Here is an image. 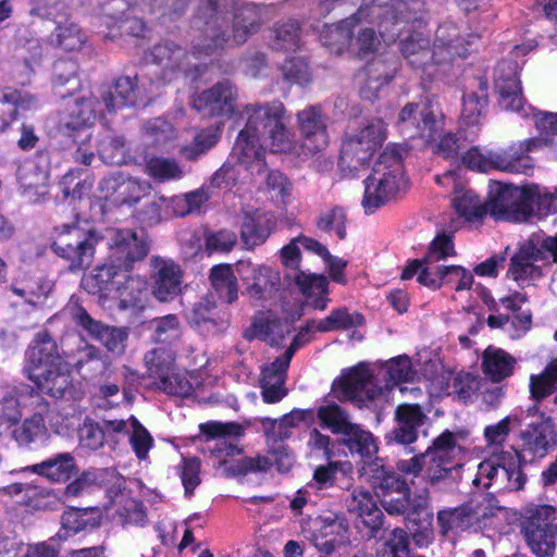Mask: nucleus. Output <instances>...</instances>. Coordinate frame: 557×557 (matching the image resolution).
Wrapping results in <instances>:
<instances>
[{"mask_svg": "<svg viewBox=\"0 0 557 557\" xmlns=\"http://www.w3.org/2000/svg\"><path fill=\"white\" fill-rule=\"evenodd\" d=\"M23 373L41 394L55 399L77 398L69 364L46 330L38 332L28 345Z\"/></svg>", "mask_w": 557, "mask_h": 557, "instance_id": "nucleus-1", "label": "nucleus"}, {"mask_svg": "<svg viewBox=\"0 0 557 557\" xmlns=\"http://www.w3.org/2000/svg\"><path fill=\"white\" fill-rule=\"evenodd\" d=\"M404 152L401 145L388 144L380 153L372 173L363 181L362 207L367 214L374 213L399 195L404 185Z\"/></svg>", "mask_w": 557, "mask_h": 557, "instance_id": "nucleus-2", "label": "nucleus"}, {"mask_svg": "<svg viewBox=\"0 0 557 557\" xmlns=\"http://www.w3.org/2000/svg\"><path fill=\"white\" fill-rule=\"evenodd\" d=\"M247 124L267 143L274 153L296 152L297 141L289 126L290 116L280 100L245 106Z\"/></svg>", "mask_w": 557, "mask_h": 557, "instance_id": "nucleus-3", "label": "nucleus"}, {"mask_svg": "<svg viewBox=\"0 0 557 557\" xmlns=\"http://www.w3.org/2000/svg\"><path fill=\"white\" fill-rule=\"evenodd\" d=\"M389 516H403L418 546L433 540V510L428 490L412 494L409 485L380 500Z\"/></svg>", "mask_w": 557, "mask_h": 557, "instance_id": "nucleus-4", "label": "nucleus"}, {"mask_svg": "<svg viewBox=\"0 0 557 557\" xmlns=\"http://www.w3.org/2000/svg\"><path fill=\"white\" fill-rule=\"evenodd\" d=\"M99 239L97 231L92 228L81 227L78 223L62 224L54 226L50 248L67 262L71 272L76 273L92 263Z\"/></svg>", "mask_w": 557, "mask_h": 557, "instance_id": "nucleus-5", "label": "nucleus"}, {"mask_svg": "<svg viewBox=\"0 0 557 557\" xmlns=\"http://www.w3.org/2000/svg\"><path fill=\"white\" fill-rule=\"evenodd\" d=\"M535 186L491 181L487 193V214L495 221L527 222L531 218V197Z\"/></svg>", "mask_w": 557, "mask_h": 557, "instance_id": "nucleus-6", "label": "nucleus"}, {"mask_svg": "<svg viewBox=\"0 0 557 557\" xmlns=\"http://www.w3.org/2000/svg\"><path fill=\"white\" fill-rule=\"evenodd\" d=\"M212 4L198 5L193 15V26L200 33L193 42V54L196 58L212 57L220 54L227 41L228 36L223 29L227 21V2L218 9Z\"/></svg>", "mask_w": 557, "mask_h": 557, "instance_id": "nucleus-7", "label": "nucleus"}, {"mask_svg": "<svg viewBox=\"0 0 557 557\" xmlns=\"http://www.w3.org/2000/svg\"><path fill=\"white\" fill-rule=\"evenodd\" d=\"M525 463L520 450H502L493 453L487 459L480 462L473 484L479 486L484 479L483 487L488 488L493 482H499L510 491H520L524 487L527 475L522 467Z\"/></svg>", "mask_w": 557, "mask_h": 557, "instance_id": "nucleus-8", "label": "nucleus"}, {"mask_svg": "<svg viewBox=\"0 0 557 557\" xmlns=\"http://www.w3.org/2000/svg\"><path fill=\"white\" fill-rule=\"evenodd\" d=\"M386 138V127L382 119L374 117L348 136L342 144L339 164L349 170L368 168L374 153Z\"/></svg>", "mask_w": 557, "mask_h": 557, "instance_id": "nucleus-9", "label": "nucleus"}, {"mask_svg": "<svg viewBox=\"0 0 557 557\" xmlns=\"http://www.w3.org/2000/svg\"><path fill=\"white\" fill-rule=\"evenodd\" d=\"M555 508L550 505H537L529 509L521 521V534L530 552L536 557H554L557 547V525Z\"/></svg>", "mask_w": 557, "mask_h": 557, "instance_id": "nucleus-10", "label": "nucleus"}, {"mask_svg": "<svg viewBox=\"0 0 557 557\" xmlns=\"http://www.w3.org/2000/svg\"><path fill=\"white\" fill-rule=\"evenodd\" d=\"M397 127L408 138L434 140L444 125V115L434 97H425L419 103L408 102L398 113Z\"/></svg>", "mask_w": 557, "mask_h": 557, "instance_id": "nucleus-11", "label": "nucleus"}, {"mask_svg": "<svg viewBox=\"0 0 557 557\" xmlns=\"http://www.w3.org/2000/svg\"><path fill=\"white\" fill-rule=\"evenodd\" d=\"M308 540L319 557H331L337 549L350 544V524L342 511L327 510L317 516Z\"/></svg>", "mask_w": 557, "mask_h": 557, "instance_id": "nucleus-12", "label": "nucleus"}, {"mask_svg": "<svg viewBox=\"0 0 557 557\" xmlns=\"http://www.w3.org/2000/svg\"><path fill=\"white\" fill-rule=\"evenodd\" d=\"M461 447L457 444L455 433L443 431L423 451L425 460V481L436 485L451 475V472L462 467L455 460L456 451Z\"/></svg>", "mask_w": 557, "mask_h": 557, "instance_id": "nucleus-13", "label": "nucleus"}, {"mask_svg": "<svg viewBox=\"0 0 557 557\" xmlns=\"http://www.w3.org/2000/svg\"><path fill=\"white\" fill-rule=\"evenodd\" d=\"M238 90L230 79H222L196 92L191 107L201 117L232 119L237 113Z\"/></svg>", "mask_w": 557, "mask_h": 557, "instance_id": "nucleus-14", "label": "nucleus"}, {"mask_svg": "<svg viewBox=\"0 0 557 557\" xmlns=\"http://www.w3.org/2000/svg\"><path fill=\"white\" fill-rule=\"evenodd\" d=\"M150 251V242L144 231L115 228L109 242V260L131 273L137 262L146 259Z\"/></svg>", "mask_w": 557, "mask_h": 557, "instance_id": "nucleus-15", "label": "nucleus"}, {"mask_svg": "<svg viewBox=\"0 0 557 557\" xmlns=\"http://www.w3.org/2000/svg\"><path fill=\"white\" fill-rule=\"evenodd\" d=\"M479 39V35L468 29H460L454 22H443L436 29L433 42L435 55H437L436 62L442 63L444 69L449 66L456 58H468Z\"/></svg>", "mask_w": 557, "mask_h": 557, "instance_id": "nucleus-16", "label": "nucleus"}, {"mask_svg": "<svg viewBox=\"0 0 557 557\" xmlns=\"http://www.w3.org/2000/svg\"><path fill=\"white\" fill-rule=\"evenodd\" d=\"M235 270L245 285L244 294L252 300L267 301L280 289L281 275L270 265L239 260L235 264Z\"/></svg>", "mask_w": 557, "mask_h": 557, "instance_id": "nucleus-17", "label": "nucleus"}, {"mask_svg": "<svg viewBox=\"0 0 557 557\" xmlns=\"http://www.w3.org/2000/svg\"><path fill=\"white\" fill-rule=\"evenodd\" d=\"M301 137L298 154L314 156L329 146L327 115L321 104H312L296 114Z\"/></svg>", "mask_w": 557, "mask_h": 557, "instance_id": "nucleus-18", "label": "nucleus"}, {"mask_svg": "<svg viewBox=\"0 0 557 557\" xmlns=\"http://www.w3.org/2000/svg\"><path fill=\"white\" fill-rule=\"evenodd\" d=\"M373 380L368 366L363 362L343 371L342 375L334 381L332 388L337 392L338 400H350L359 407L368 401H373L381 394V388H370Z\"/></svg>", "mask_w": 557, "mask_h": 557, "instance_id": "nucleus-19", "label": "nucleus"}, {"mask_svg": "<svg viewBox=\"0 0 557 557\" xmlns=\"http://www.w3.org/2000/svg\"><path fill=\"white\" fill-rule=\"evenodd\" d=\"M18 132L20 137L16 141L17 148L23 152L36 149L32 159L35 163L33 178L28 180L27 175L20 174L18 181L24 189H37L39 186L45 185L48 180L51 164V151L47 146L38 147L40 137L36 133V128L33 124L23 122Z\"/></svg>", "mask_w": 557, "mask_h": 557, "instance_id": "nucleus-20", "label": "nucleus"}, {"mask_svg": "<svg viewBox=\"0 0 557 557\" xmlns=\"http://www.w3.org/2000/svg\"><path fill=\"white\" fill-rule=\"evenodd\" d=\"M400 52L412 69L421 71L423 81L433 82L443 72L442 63L436 62L434 46L422 33H411L403 39Z\"/></svg>", "mask_w": 557, "mask_h": 557, "instance_id": "nucleus-21", "label": "nucleus"}, {"mask_svg": "<svg viewBox=\"0 0 557 557\" xmlns=\"http://www.w3.org/2000/svg\"><path fill=\"white\" fill-rule=\"evenodd\" d=\"M100 102L92 94L82 96L67 104L66 113L61 117L60 128L63 135L77 141L84 135L85 140L91 139V127L97 120Z\"/></svg>", "mask_w": 557, "mask_h": 557, "instance_id": "nucleus-22", "label": "nucleus"}, {"mask_svg": "<svg viewBox=\"0 0 557 557\" xmlns=\"http://www.w3.org/2000/svg\"><path fill=\"white\" fill-rule=\"evenodd\" d=\"M361 5L367 7V15L371 18L368 23H377L383 27L418 20L423 2L421 0H363Z\"/></svg>", "mask_w": 557, "mask_h": 557, "instance_id": "nucleus-23", "label": "nucleus"}, {"mask_svg": "<svg viewBox=\"0 0 557 557\" xmlns=\"http://www.w3.org/2000/svg\"><path fill=\"white\" fill-rule=\"evenodd\" d=\"M395 426L385 434L387 445L410 446L419 438V430L428 416L419 404H399L394 412Z\"/></svg>", "mask_w": 557, "mask_h": 557, "instance_id": "nucleus-24", "label": "nucleus"}, {"mask_svg": "<svg viewBox=\"0 0 557 557\" xmlns=\"http://www.w3.org/2000/svg\"><path fill=\"white\" fill-rule=\"evenodd\" d=\"M495 89L498 94V104L506 111L521 113L525 98L516 61H503L495 71Z\"/></svg>", "mask_w": 557, "mask_h": 557, "instance_id": "nucleus-25", "label": "nucleus"}, {"mask_svg": "<svg viewBox=\"0 0 557 557\" xmlns=\"http://www.w3.org/2000/svg\"><path fill=\"white\" fill-rule=\"evenodd\" d=\"M367 7L359 5L358 10L349 16L333 24H325L320 32L319 39L331 53L342 54L352 40L354 29L362 22L368 23Z\"/></svg>", "mask_w": 557, "mask_h": 557, "instance_id": "nucleus-26", "label": "nucleus"}, {"mask_svg": "<svg viewBox=\"0 0 557 557\" xmlns=\"http://www.w3.org/2000/svg\"><path fill=\"white\" fill-rule=\"evenodd\" d=\"M76 325L81 326L92 339L101 343L111 352H121L127 339L124 329L109 326L95 320L83 306H77L73 314Z\"/></svg>", "mask_w": 557, "mask_h": 557, "instance_id": "nucleus-27", "label": "nucleus"}, {"mask_svg": "<svg viewBox=\"0 0 557 557\" xmlns=\"http://www.w3.org/2000/svg\"><path fill=\"white\" fill-rule=\"evenodd\" d=\"M103 198L113 206H133L145 196V186L137 180L123 174L110 175L99 185Z\"/></svg>", "mask_w": 557, "mask_h": 557, "instance_id": "nucleus-28", "label": "nucleus"}, {"mask_svg": "<svg viewBox=\"0 0 557 557\" xmlns=\"http://www.w3.org/2000/svg\"><path fill=\"white\" fill-rule=\"evenodd\" d=\"M276 227V218L270 211L255 210L244 212L240 223V240L243 247L253 250L270 237Z\"/></svg>", "mask_w": 557, "mask_h": 557, "instance_id": "nucleus-29", "label": "nucleus"}, {"mask_svg": "<svg viewBox=\"0 0 557 557\" xmlns=\"http://www.w3.org/2000/svg\"><path fill=\"white\" fill-rule=\"evenodd\" d=\"M342 435L339 444L345 446L351 456H358L362 460L364 472L371 470L374 462L382 461L377 458L379 446L372 432L352 423Z\"/></svg>", "mask_w": 557, "mask_h": 557, "instance_id": "nucleus-30", "label": "nucleus"}, {"mask_svg": "<svg viewBox=\"0 0 557 557\" xmlns=\"http://www.w3.org/2000/svg\"><path fill=\"white\" fill-rule=\"evenodd\" d=\"M125 273H127L126 270L115 262H111L108 257L103 264L97 265L82 278V286L90 295L109 297L116 293Z\"/></svg>", "mask_w": 557, "mask_h": 557, "instance_id": "nucleus-31", "label": "nucleus"}, {"mask_svg": "<svg viewBox=\"0 0 557 557\" xmlns=\"http://www.w3.org/2000/svg\"><path fill=\"white\" fill-rule=\"evenodd\" d=\"M23 471L37 474L50 483L65 484L77 475L78 467L72 453H59L41 462L25 467Z\"/></svg>", "mask_w": 557, "mask_h": 557, "instance_id": "nucleus-32", "label": "nucleus"}, {"mask_svg": "<svg viewBox=\"0 0 557 557\" xmlns=\"http://www.w3.org/2000/svg\"><path fill=\"white\" fill-rule=\"evenodd\" d=\"M232 21V39L235 45H244L250 36L258 33L264 23V12L260 4L246 2L240 5L235 3Z\"/></svg>", "mask_w": 557, "mask_h": 557, "instance_id": "nucleus-33", "label": "nucleus"}, {"mask_svg": "<svg viewBox=\"0 0 557 557\" xmlns=\"http://www.w3.org/2000/svg\"><path fill=\"white\" fill-rule=\"evenodd\" d=\"M151 62L161 69L163 81L171 82L188 63L185 48L171 40L161 41L150 50Z\"/></svg>", "mask_w": 557, "mask_h": 557, "instance_id": "nucleus-34", "label": "nucleus"}, {"mask_svg": "<svg viewBox=\"0 0 557 557\" xmlns=\"http://www.w3.org/2000/svg\"><path fill=\"white\" fill-rule=\"evenodd\" d=\"M152 294L160 301H171L181 293L182 271L174 261L154 260Z\"/></svg>", "mask_w": 557, "mask_h": 557, "instance_id": "nucleus-35", "label": "nucleus"}, {"mask_svg": "<svg viewBox=\"0 0 557 557\" xmlns=\"http://www.w3.org/2000/svg\"><path fill=\"white\" fill-rule=\"evenodd\" d=\"M491 159L493 160V171L509 174L531 176L535 168V160L531 156H523L515 141L507 147L492 149Z\"/></svg>", "mask_w": 557, "mask_h": 557, "instance_id": "nucleus-36", "label": "nucleus"}, {"mask_svg": "<svg viewBox=\"0 0 557 557\" xmlns=\"http://www.w3.org/2000/svg\"><path fill=\"white\" fill-rule=\"evenodd\" d=\"M37 99L34 95L11 86L0 88V134L17 120L21 111L29 110Z\"/></svg>", "mask_w": 557, "mask_h": 557, "instance_id": "nucleus-37", "label": "nucleus"}, {"mask_svg": "<svg viewBox=\"0 0 557 557\" xmlns=\"http://www.w3.org/2000/svg\"><path fill=\"white\" fill-rule=\"evenodd\" d=\"M488 106V83L484 77H480L478 89L467 91L462 96V109L460 123L465 127H478L481 120L486 115Z\"/></svg>", "mask_w": 557, "mask_h": 557, "instance_id": "nucleus-38", "label": "nucleus"}, {"mask_svg": "<svg viewBox=\"0 0 557 557\" xmlns=\"http://www.w3.org/2000/svg\"><path fill=\"white\" fill-rule=\"evenodd\" d=\"M541 249L535 246H523L510 258L507 276L521 285L530 280L542 276V270L535 264L541 259Z\"/></svg>", "mask_w": 557, "mask_h": 557, "instance_id": "nucleus-39", "label": "nucleus"}, {"mask_svg": "<svg viewBox=\"0 0 557 557\" xmlns=\"http://www.w3.org/2000/svg\"><path fill=\"white\" fill-rule=\"evenodd\" d=\"M115 295L120 300V307L122 309L143 311L149 300L147 280L139 275L125 273Z\"/></svg>", "mask_w": 557, "mask_h": 557, "instance_id": "nucleus-40", "label": "nucleus"}, {"mask_svg": "<svg viewBox=\"0 0 557 557\" xmlns=\"http://www.w3.org/2000/svg\"><path fill=\"white\" fill-rule=\"evenodd\" d=\"M397 70L398 62L394 54L383 53L372 58L363 67L366 87L379 91L393 81Z\"/></svg>", "mask_w": 557, "mask_h": 557, "instance_id": "nucleus-41", "label": "nucleus"}, {"mask_svg": "<svg viewBox=\"0 0 557 557\" xmlns=\"http://www.w3.org/2000/svg\"><path fill=\"white\" fill-rule=\"evenodd\" d=\"M295 284L305 296L308 304L315 310L324 311L330 301L329 280L323 274H312L299 271Z\"/></svg>", "mask_w": 557, "mask_h": 557, "instance_id": "nucleus-42", "label": "nucleus"}, {"mask_svg": "<svg viewBox=\"0 0 557 557\" xmlns=\"http://www.w3.org/2000/svg\"><path fill=\"white\" fill-rule=\"evenodd\" d=\"M263 145L267 143L246 123L238 133L232 153L238 163L249 166L255 161L264 160Z\"/></svg>", "mask_w": 557, "mask_h": 557, "instance_id": "nucleus-43", "label": "nucleus"}, {"mask_svg": "<svg viewBox=\"0 0 557 557\" xmlns=\"http://www.w3.org/2000/svg\"><path fill=\"white\" fill-rule=\"evenodd\" d=\"M235 272L236 270L230 263L215 264L209 272L211 287L218 298L227 305H232L238 299V280Z\"/></svg>", "mask_w": 557, "mask_h": 557, "instance_id": "nucleus-44", "label": "nucleus"}, {"mask_svg": "<svg viewBox=\"0 0 557 557\" xmlns=\"http://www.w3.org/2000/svg\"><path fill=\"white\" fill-rule=\"evenodd\" d=\"M102 523V512L99 507H71L61 516L62 529L66 535H75L82 531L98 529Z\"/></svg>", "mask_w": 557, "mask_h": 557, "instance_id": "nucleus-45", "label": "nucleus"}, {"mask_svg": "<svg viewBox=\"0 0 557 557\" xmlns=\"http://www.w3.org/2000/svg\"><path fill=\"white\" fill-rule=\"evenodd\" d=\"M78 63L71 59H59L53 64V90L62 99L73 96L82 87Z\"/></svg>", "mask_w": 557, "mask_h": 557, "instance_id": "nucleus-46", "label": "nucleus"}, {"mask_svg": "<svg viewBox=\"0 0 557 557\" xmlns=\"http://www.w3.org/2000/svg\"><path fill=\"white\" fill-rule=\"evenodd\" d=\"M137 76H120L114 81L112 89L102 95V101L108 110L112 113L116 109L123 107H133L137 102L138 94Z\"/></svg>", "mask_w": 557, "mask_h": 557, "instance_id": "nucleus-47", "label": "nucleus"}, {"mask_svg": "<svg viewBox=\"0 0 557 557\" xmlns=\"http://www.w3.org/2000/svg\"><path fill=\"white\" fill-rule=\"evenodd\" d=\"M553 421L548 417L537 423H530L520 434L522 444L520 453L529 454L532 458L544 457L548 449V432Z\"/></svg>", "mask_w": 557, "mask_h": 557, "instance_id": "nucleus-48", "label": "nucleus"}, {"mask_svg": "<svg viewBox=\"0 0 557 557\" xmlns=\"http://www.w3.org/2000/svg\"><path fill=\"white\" fill-rule=\"evenodd\" d=\"M451 202L456 213L467 222L482 224L487 215V200L481 201L472 189L457 190Z\"/></svg>", "mask_w": 557, "mask_h": 557, "instance_id": "nucleus-49", "label": "nucleus"}, {"mask_svg": "<svg viewBox=\"0 0 557 557\" xmlns=\"http://www.w3.org/2000/svg\"><path fill=\"white\" fill-rule=\"evenodd\" d=\"M12 435L20 446L29 447L32 444L46 443L50 437V432L44 416L36 412L16 425Z\"/></svg>", "mask_w": 557, "mask_h": 557, "instance_id": "nucleus-50", "label": "nucleus"}, {"mask_svg": "<svg viewBox=\"0 0 557 557\" xmlns=\"http://www.w3.org/2000/svg\"><path fill=\"white\" fill-rule=\"evenodd\" d=\"M516 360L505 350L487 347L482 356V370L494 383H499L513 372Z\"/></svg>", "mask_w": 557, "mask_h": 557, "instance_id": "nucleus-51", "label": "nucleus"}, {"mask_svg": "<svg viewBox=\"0 0 557 557\" xmlns=\"http://www.w3.org/2000/svg\"><path fill=\"white\" fill-rule=\"evenodd\" d=\"M372 466L373 468L368 470V472L370 473L372 487L379 500L408 485L400 473L386 468L382 461L380 463L374 462Z\"/></svg>", "mask_w": 557, "mask_h": 557, "instance_id": "nucleus-52", "label": "nucleus"}, {"mask_svg": "<svg viewBox=\"0 0 557 557\" xmlns=\"http://www.w3.org/2000/svg\"><path fill=\"white\" fill-rule=\"evenodd\" d=\"M222 127L223 122H220L197 131L193 141L182 147V157L187 161H197L219 143Z\"/></svg>", "mask_w": 557, "mask_h": 557, "instance_id": "nucleus-53", "label": "nucleus"}, {"mask_svg": "<svg viewBox=\"0 0 557 557\" xmlns=\"http://www.w3.org/2000/svg\"><path fill=\"white\" fill-rule=\"evenodd\" d=\"M314 416L322 429L334 435H342L354 422L350 421L348 410L335 401H325L314 411Z\"/></svg>", "mask_w": 557, "mask_h": 557, "instance_id": "nucleus-54", "label": "nucleus"}, {"mask_svg": "<svg viewBox=\"0 0 557 557\" xmlns=\"http://www.w3.org/2000/svg\"><path fill=\"white\" fill-rule=\"evenodd\" d=\"M301 24L296 18L277 21L272 28L271 47L276 51H296L300 47Z\"/></svg>", "mask_w": 557, "mask_h": 557, "instance_id": "nucleus-55", "label": "nucleus"}, {"mask_svg": "<svg viewBox=\"0 0 557 557\" xmlns=\"http://www.w3.org/2000/svg\"><path fill=\"white\" fill-rule=\"evenodd\" d=\"M474 511L471 504H463L455 508H447L437 512V523L443 535L449 531H465L473 523Z\"/></svg>", "mask_w": 557, "mask_h": 557, "instance_id": "nucleus-56", "label": "nucleus"}, {"mask_svg": "<svg viewBox=\"0 0 557 557\" xmlns=\"http://www.w3.org/2000/svg\"><path fill=\"white\" fill-rule=\"evenodd\" d=\"M147 330L154 343L171 345L181 337V322L173 313L151 319L147 323Z\"/></svg>", "mask_w": 557, "mask_h": 557, "instance_id": "nucleus-57", "label": "nucleus"}, {"mask_svg": "<svg viewBox=\"0 0 557 557\" xmlns=\"http://www.w3.org/2000/svg\"><path fill=\"white\" fill-rule=\"evenodd\" d=\"M366 319L362 313H350L346 307L333 309L331 313L320 320L315 325V331L326 333L331 331L348 330L351 327L362 326Z\"/></svg>", "mask_w": 557, "mask_h": 557, "instance_id": "nucleus-58", "label": "nucleus"}, {"mask_svg": "<svg viewBox=\"0 0 557 557\" xmlns=\"http://www.w3.org/2000/svg\"><path fill=\"white\" fill-rule=\"evenodd\" d=\"M145 364L148 376L156 381L171 374L175 368V354L170 348L158 347L149 350L145 355Z\"/></svg>", "mask_w": 557, "mask_h": 557, "instance_id": "nucleus-59", "label": "nucleus"}, {"mask_svg": "<svg viewBox=\"0 0 557 557\" xmlns=\"http://www.w3.org/2000/svg\"><path fill=\"white\" fill-rule=\"evenodd\" d=\"M557 391V358L552 359L540 374L530 376L531 398L540 401Z\"/></svg>", "mask_w": 557, "mask_h": 557, "instance_id": "nucleus-60", "label": "nucleus"}, {"mask_svg": "<svg viewBox=\"0 0 557 557\" xmlns=\"http://www.w3.org/2000/svg\"><path fill=\"white\" fill-rule=\"evenodd\" d=\"M190 325L209 331L219 325L220 314L216 301L205 297L196 302L188 314Z\"/></svg>", "mask_w": 557, "mask_h": 557, "instance_id": "nucleus-61", "label": "nucleus"}, {"mask_svg": "<svg viewBox=\"0 0 557 557\" xmlns=\"http://www.w3.org/2000/svg\"><path fill=\"white\" fill-rule=\"evenodd\" d=\"M347 213L341 206L323 211L319 214L315 226L324 233L334 232L339 240L346 238Z\"/></svg>", "mask_w": 557, "mask_h": 557, "instance_id": "nucleus-62", "label": "nucleus"}, {"mask_svg": "<svg viewBox=\"0 0 557 557\" xmlns=\"http://www.w3.org/2000/svg\"><path fill=\"white\" fill-rule=\"evenodd\" d=\"M59 504L60 499L53 490L37 485H33L28 490L27 497L21 500V505L32 511L57 510Z\"/></svg>", "mask_w": 557, "mask_h": 557, "instance_id": "nucleus-63", "label": "nucleus"}, {"mask_svg": "<svg viewBox=\"0 0 557 557\" xmlns=\"http://www.w3.org/2000/svg\"><path fill=\"white\" fill-rule=\"evenodd\" d=\"M410 549L408 532L403 528H395L385 540L380 557H414Z\"/></svg>", "mask_w": 557, "mask_h": 557, "instance_id": "nucleus-64", "label": "nucleus"}]
</instances>
